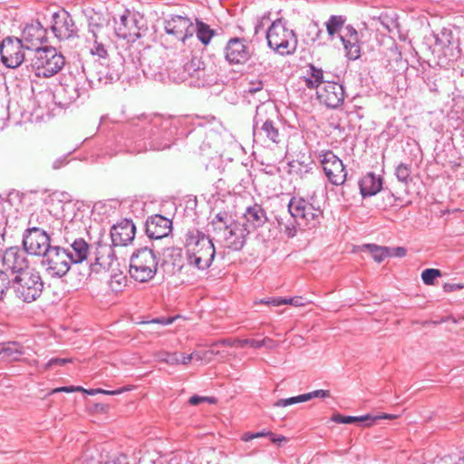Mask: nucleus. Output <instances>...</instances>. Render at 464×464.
<instances>
[{"label": "nucleus", "instance_id": "f257e3e1", "mask_svg": "<svg viewBox=\"0 0 464 464\" xmlns=\"http://www.w3.org/2000/svg\"><path fill=\"white\" fill-rule=\"evenodd\" d=\"M186 248L189 265L201 270L211 266L216 249L205 233L195 228L188 230L186 234Z\"/></svg>", "mask_w": 464, "mask_h": 464}, {"label": "nucleus", "instance_id": "f03ea898", "mask_svg": "<svg viewBox=\"0 0 464 464\" xmlns=\"http://www.w3.org/2000/svg\"><path fill=\"white\" fill-rule=\"evenodd\" d=\"M277 112L271 104L256 107L253 120V137L255 141L280 142V131L277 122Z\"/></svg>", "mask_w": 464, "mask_h": 464}, {"label": "nucleus", "instance_id": "7ed1b4c3", "mask_svg": "<svg viewBox=\"0 0 464 464\" xmlns=\"http://www.w3.org/2000/svg\"><path fill=\"white\" fill-rule=\"evenodd\" d=\"M159 256L148 247L135 251L130 260V275L138 282L145 283L152 279L158 270Z\"/></svg>", "mask_w": 464, "mask_h": 464}, {"label": "nucleus", "instance_id": "20e7f679", "mask_svg": "<svg viewBox=\"0 0 464 464\" xmlns=\"http://www.w3.org/2000/svg\"><path fill=\"white\" fill-rule=\"evenodd\" d=\"M268 46L281 55L293 54L297 47V37L294 30L287 28L280 18L272 23L266 32Z\"/></svg>", "mask_w": 464, "mask_h": 464}, {"label": "nucleus", "instance_id": "39448f33", "mask_svg": "<svg viewBox=\"0 0 464 464\" xmlns=\"http://www.w3.org/2000/svg\"><path fill=\"white\" fill-rule=\"evenodd\" d=\"M15 296L24 303L37 300L44 290V281L39 272L31 269L15 275L12 285Z\"/></svg>", "mask_w": 464, "mask_h": 464}, {"label": "nucleus", "instance_id": "423d86ee", "mask_svg": "<svg viewBox=\"0 0 464 464\" xmlns=\"http://www.w3.org/2000/svg\"><path fill=\"white\" fill-rule=\"evenodd\" d=\"M205 63L201 57L191 56L180 63L172 61L169 67V76L176 82L190 81V84L204 85L206 79Z\"/></svg>", "mask_w": 464, "mask_h": 464}, {"label": "nucleus", "instance_id": "0eeeda50", "mask_svg": "<svg viewBox=\"0 0 464 464\" xmlns=\"http://www.w3.org/2000/svg\"><path fill=\"white\" fill-rule=\"evenodd\" d=\"M301 197H292L288 202V212L294 218L299 220V226L304 227L306 229L316 227L323 217V210L320 207H315L312 201Z\"/></svg>", "mask_w": 464, "mask_h": 464}, {"label": "nucleus", "instance_id": "6e6552de", "mask_svg": "<svg viewBox=\"0 0 464 464\" xmlns=\"http://www.w3.org/2000/svg\"><path fill=\"white\" fill-rule=\"evenodd\" d=\"M64 64V57L53 47L37 50L32 60V67L35 75L44 78H50L58 73Z\"/></svg>", "mask_w": 464, "mask_h": 464}, {"label": "nucleus", "instance_id": "1a4fd4ad", "mask_svg": "<svg viewBox=\"0 0 464 464\" xmlns=\"http://www.w3.org/2000/svg\"><path fill=\"white\" fill-rule=\"evenodd\" d=\"M72 261L65 247L53 246L44 256L42 265L47 276L62 278L71 268Z\"/></svg>", "mask_w": 464, "mask_h": 464}, {"label": "nucleus", "instance_id": "9d476101", "mask_svg": "<svg viewBox=\"0 0 464 464\" xmlns=\"http://www.w3.org/2000/svg\"><path fill=\"white\" fill-rule=\"evenodd\" d=\"M25 46L17 37H5L0 44V57L3 64L11 69L19 67L25 59Z\"/></svg>", "mask_w": 464, "mask_h": 464}, {"label": "nucleus", "instance_id": "9b49d317", "mask_svg": "<svg viewBox=\"0 0 464 464\" xmlns=\"http://www.w3.org/2000/svg\"><path fill=\"white\" fill-rule=\"evenodd\" d=\"M23 246L28 254L44 256L53 246L49 235L44 229L29 227L23 235Z\"/></svg>", "mask_w": 464, "mask_h": 464}, {"label": "nucleus", "instance_id": "f8f14e48", "mask_svg": "<svg viewBox=\"0 0 464 464\" xmlns=\"http://www.w3.org/2000/svg\"><path fill=\"white\" fill-rule=\"evenodd\" d=\"M319 159L328 180L335 186L343 185L347 178L343 161L332 150L322 151Z\"/></svg>", "mask_w": 464, "mask_h": 464}, {"label": "nucleus", "instance_id": "ddd939ff", "mask_svg": "<svg viewBox=\"0 0 464 464\" xmlns=\"http://www.w3.org/2000/svg\"><path fill=\"white\" fill-rule=\"evenodd\" d=\"M165 32L183 44L195 34V25L188 16L171 14L164 20Z\"/></svg>", "mask_w": 464, "mask_h": 464}, {"label": "nucleus", "instance_id": "4468645a", "mask_svg": "<svg viewBox=\"0 0 464 464\" xmlns=\"http://www.w3.org/2000/svg\"><path fill=\"white\" fill-rule=\"evenodd\" d=\"M51 29L55 37L60 41L78 36V28L74 20L65 10L53 13Z\"/></svg>", "mask_w": 464, "mask_h": 464}, {"label": "nucleus", "instance_id": "2eb2a0df", "mask_svg": "<svg viewBox=\"0 0 464 464\" xmlns=\"http://www.w3.org/2000/svg\"><path fill=\"white\" fill-rule=\"evenodd\" d=\"M224 54L230 64H244L251 57L252 50L246 39L234 37L227 41Z\"/></svg>", "mask_w": 464, "mask_h": 464}, {"label": "nucleus", "instance_id": "dca6fc26", "mask_svg": "<svg viewBox=\"0 0 464 464\" xmlns=\"http://www.w3.org/2000/svg\"><path fill=\"white\" fill-rule=\"evenodd\" d=\"M27 252L24 247L10 246L5 248L1 255L2 265L6 270L15 275L28 270Z\"/></svg>", "mask_w": 464, "mask_h": 464}, {"label": "nucleus", "instance_id": "f3484780", "mask_svg": "<svg viewBox=\"0 0 464 464\" xmlns=\"http://www.w3.org/2000/svg\"><path fill=\"white\" fill-rule=\"evenodd\" d=\"M19 40L24 44L26 50H35L37 52V50L44 48L41 45L47 40V30L40 22H33L26 24Z\"/></svg>", "mask_w": 464, "mask_h": 464}, {"label": "nucleus", "instance_id": "a211bd4d", "mask_svg": "<svg viewBox=\"0 0 464 464\" xmlns=\"http://www.w3.org/2000/svg\"><path fill=\"white\" fill-rule=\"evenodd\" d=\"M320 102L329 108H337L343 104L345 97L344 88L336 82L327 81L317 92Z\"/></svg>", "mask_w": 464, "mask_h": 464}, {"label": "nucleus", "instance_id": "6ab92c4d", "mask_svg": "<svg viewBox=\"0 0 464 464\" xmlns=\"http://www.w3.org/2000/svg\"><path fill=\"white\" fill-rule=\"evenodd\" d=\"M115 34L119 38L134 43L141 37L140 28L137 25L136 18L130 12L121 15L115 22Z\"/></svg>", "mask_w": 464, "mask_h": 464}, {"label": "nucleus", "instance_id": "aec40b11", "mask_svg": "<svg viewBox=\"0 0 464 464\" xmlns=\"http://www.w3.org/2000/svg\"><path fill=\"white\" fill-rule=\"evenodd\" d=\"M340 40L349 60L355 61L361 57L362 43L357 30L353 25L348 24L344 27L343 33L340 34Z\"/></svg>", "mask_w": 464, "mask_h": 464}, {"label": "nucleus", "instance_id": "412c9836", "mask_svg": "<svg viewBox=\"0 0 464 464\" xmlns=\"http://www.w3.org/2000/svg\"><path fill=\"white\" fill-rule=\"evenodd\" d=\"M136 227L131 220L124 219L111 228V238L114 246L129 245L135 237Z\"/></svg>", "mask_w": 464, "mask_h": 464}, {"label": "nucleus", "instance_id": "4be33fe9", "mask_svg": "<svg viewBox=\"0 0 464 464\" xmlns=\"http://www.w3.org/2000/svg\"><path fill=\"white\" fill-rule=\"evenodd\" d=\"M160 122L161 119L160 117H155L151 123L143 129V139L150 140V150H160L169 148V140H161L163 138H165L166 133H162L159 129Z\"/></svg>", "mask_w": 464, "mask_h": 464}, {"label": "nucleus", "instance_id": "5701e85b", "mask_svg": "<svg viewBox=\"0 0 464 464\" xmlns=\"http://www.w3.org/2000/svg\"><path fill=\"white\" fill-rule=\"evenodd\" d=\"M172 222L170 219L156 215L150 217L146 222V234L151 239H160L167 237L171 231Z\"/></svg>", "mask_w": 464, "mask_h": 464}, {"label": "nucleus", "instance_id": "b1692460", "mask_svg": "<svg viewBox=\"0 0 464 464\" xmlns=\"http://www.w3.org/2000/svg\"><path fill=\"white\" fill-rule=\"evenodd\" d=\"M64 241L69 245L65 250L72 264H81L87 259L90 254V246L84 239L65 236Z\"/></svg>", "mask_w": 464, "mask_h": 464}, {"label": "nucleus", "instance_id": "393cba45", "mask_svg": "<svg viewBox=\"0 0 464 464\" xmlns=\"http://www.w3.org/2000/svg\"><path fill=\"white\" fill-rule=\"evenodd\" d=\"M225 237L226 246L233 251H238L245 246L249 230L245 225L234 223L229 226Z\"/></svg>", "mask_w": 464, "mask_h": 464}, {"label": "nucleus", "instance_id": "a878e982", "mask_svg": "<svg viewBox=\"0 0 464 464\" xmlns=\"http://www.w3.org/2000/svg\"><path fill=\"white\" fill-rule=\"evenodd\" d=\"M382 187V179L372 172H368L359 181L361 195L371 197L376 195Z\"/></svg>", "mask_w": 464, "mask_h": 464}, {"label": "nucleus", "instance_id": "bb28decb", "mask_svg": "<svg viewBox=\"0 0 464 464\" xmlns=\"http://www.w3.org/2000/svg\"><path fill=\"white\" fill-rule=\"evenodd\" d=\"M244 218L246 225L253 229L261 227L267 221L265 209L258 204L247 207L244 213Z\"/></svg>", "mask_w": 464, "mask_h": 464}, {"label": "nucleus", "instance_id": "cd10ccee", "mask_svg": "<svg viewBox=\"0 0 464 464\" xmlns=\"http://www.w3.org/2000/svg\"><path fill=\"white\" fill-rule=\"evenodd\" d=\"M83 14L88 23L89 34L92 37H97L104 28L106 18L101 12H96L92 8L85 9Z\"/></svg>", "mask_w": 464, "mask_h": 464}, {"label": "nucleus", "instance_id": "c85d7f7f", "mask_svg": "<svg viewBox=\"0 0 464 464\" xmlns=\"http://www.w3.org/2000/svg\"><path fill=\"white\" fill-rule=\"evenodd\" d=\"M24 353V347L19 343L7 342L0 344V357L3 361H18Z\"/></svg>", "mask_w": 464, "mask_h": 464}, {"label": "nucleus", "instance_id": "c756f323", "mask_svg": "<svg viewBox=\"0 0 464 464\" xmlns=\"http://www.w3.org/2000/svg\"><path fill=\"white\" fill-rule=\"evenodd\" d=\"M82 88L76 81L63 83L59 93L64 97L65 103L75 102L82 94Z\"/></svg>", "mask_w": 464, "mask_h": 464}, {"label": "nucleus", "instance_id": "7c9ffc66", "mask_svg": "<svg viewBox=\"0 0 464 464\" xmlns=\"http://www.w3.org/2000/svg\"><path fill=\"white\" fill-rule=\"evenodd\" d=\"M276 221L280 230L286 235L287 237L292 238L297 233V227L299 226V220L294 218L292 215L290 217H277Z\"/></svg>", "mask_w": 464, "mask_h": 464}, {"label": "nucleus", "instance_id": "2f4dec72", "mask_svg": "<svg viewBox=\"0 0 464 464\" xmlns=\"http://www.w3.org/2000/svg\"><path fill=\"white\" fill-rule=\"evenodd\" d=\"M116 262L113 251L111 248L104 247L98 251L94 265L104 270H110Z\"/></svg>", "mask_w": 464, "mask_h": 464}, {"label": "nucleus", "instance_id": "473e14b6", "mask_svg": "<svg viewBox=\"0 0 464 464\" xmlns=\"http://www.w3.org/2000/svg\"><path fill=\"white\" fill-rule=\"evenodd\" d=\"M195 29L197 38L204 45H208L210 43L212 37L216 34V32L211 29L208 24L202 21L197 20Z\"/></svg>", "mask_w": 464, "mask_h": 464}, {"label": "nucleus", "instance_id": "72a5a7b5", "mask_svg": "<svg viewBox=\"0 0 464 464\" xmlns=\"http://www.w3.org/2000/svg\"><path fill=\"white\" fill-rule=\"evenodd\" d=\"M363 247L370 252L372 257L377 263H381L384 260L385 257L391 256V250L388 246H380L374 244H367L364 245Z\"/></svg>", "mask_w": 464, "mask_h": 464}, {"label": "nucleus", "instance_id": "f704fd0d", "mask_svg": "<svg viewBox=\"0 0 464 464\" xmlns=\"http://www.w3.org/2000/svg\"><path fill=\"white\" fill-rule=\"evenodd\" d=\"M345 18L342 15H331L328 21L325 23L326 30L331 37L334 38L335 34H337L344 25Z\"/></svg>", "mask_w": 464, "mask_h": 464}, {"label": "nucleus", "instance_id": "c9c22d12", "mask_svg": "<svg viewBox=\"0 0 464 464\" xmlns=\"http://www.w3.org/2000/svg\"><path fill=\"white\" fill-rule=\"evenodd\" d=\"M370 418H371V414H365L362 416L354 417V416H343V415L337 413V414L333 415L331 420L336 423L349 424V423H353V422L367 423V421Z\"/></svg>", "mask_w": 464, "mask_h": 464}, {"label": "nucleus", "instance_id": "e433bc0d", "mask_svg": "<svg viewBox=\"0 0 464 464\" xmlns=\"http://www.w3.org/2000/svg\"><path fill=\"white\" fill-rule=\"evenodd\" d=\"M100 35H97V37L88 36L87 41L92 42L93 46L91 48V53L92 55H96L99 58H106L108 55L107 49L105 45L99 40Z\"/></svg>", "mask_w": 464, "mask_h": 464}, {"label": "nucleus", "instance_id": "4c0bfd02", "mask_svg": "<svg viewBox=\"0 0 464 464\" xmlns=\"http://www.w3.org/2000/svg\"><path fill=\"white\" fill-rule=\"evenodd\" d=\"M126 277L122 273H115L111 276V279L108 284L111 291L120 292L125 286Z\"/></svg>", "mask_w": 464, "mask_h": 464}, {"label": "nucleus", "instance_id": "58836bf2", "mask_svg": "<svg viewBox=\"0 0 464 464\" xmlns=\"http://www.w3.org/2000/svg\"><path fill=\"white\" fill-rule=\"evenodd\" d=\"M411 169L408 164L401 163L398 165L395 170V175L399 181L407 184L411 179Z\"/></svg>", "mask_w": 464, "mask_h": 464}, {"label": "nucleus", "instance_id": "ea45409f", "mask_svg": "<svg viewBox=\"0 0 464 464\" xmlns=\"http://www.w3.org/2000/svg\"><path fill=\"white\" fill-rule=\"evenodd\" d=\"M12 285V278L9 275L3 270H0V301L3 300L6 295V292Z\"/></svg>", "mask_w": 464, "mask_h": 464}, {"label": "nucleus", "instance_id": "a19ab883", "mask_svg": "<svg viewBox=\"0 0 464 464\" xmlns=\"http://www.w3.org/2000/svg\"><path fill=\"white\" fill-rule=\"evenodd\" d=\"M307 401V397H305L304 394L290 397L287 399H280L274 402V407H287L295 403L304 402Z\"/></svg>", "mask_w": 464, "mask_h": 464}, {"label": "nucleus", "instance_id": "79ce46f5", "mask_svg": "<svg viewBox=\"0 0 464 464\" xmlns=\"http://www.w3.org/2000/svg\"><path fill=\"white\" fill-rule=\"evenodd\" d=\"M441 276V272L435 268H427L421 273V279L425 285H432L434 280Z\"/></svg>", "mask_w": 464, "mask_h": 464}, {"label": "nucleus", "instance_id": "37998d69", "mask_svg": "<svg viewBox=\"0 0 464 464\" xmlns=\"http://www.w3.org/2000/svg\"><path fill=\"white\" fill-rule=\"evenodd\" d=\"M253 343H256L255 339H226L222 341V343L227 346H235L238 348H243L246 345H249L254 348Z\"/></svg>", "mask_w": 464, "mask_h": 464}, {"label": "nucleus", "instance_id": "c03bdc74", "mask_svg": "<svg viewBox=\"0 0 464 464\" xmlns=\"http://www.w3.org/2000/svg\"><path fill=\"white\" fill-rule=\"evenodd\" d=\"M452 39V34L450 31L443 29L440 34L436 36V44L441 47H447L450 45Z\"/></svg>", "mask_w": 464, "mask_h": 464}, {"label": "nucleus", "instance_id": "a18cd8bd", "mask_svg": "<svg viewBox=\"0 0 464 464\" xmlns=\"http://www.w3.org/2000/svg\"><path fill=\"white\" fill-rule=\"evenodd\" d=\"M309 76L314 80V82L319 84L324 83V71L321 68H317L313 64L309 65Z\"/></svg>", "mask_w": 464, "mask_h": 464}, {"label": "nucleus", "instance_id": "49530a36", "mask_svg": "<svg viewBox=\"0 0 464 464\" xmlns=\"http://www.w3.org/2000/svg\"><path fill=\"white\" fill-rule=\"evenodd\" d=\"M254 348H261L266 347L269 350L275 349L277 347V343L269 337H265L262 340H256V343H253Z\"/></svg>", "mask_w": 464, "mask_h": 464}, {"label": "nucleus", "instance_id": "de8ad7c7", "mask_svg": "<svg viewBox=\"0 0 464 464\" xmlns=\"http://www.w3.org/2000/svg\"><path fill=\"white\" fill-rule=\"evenodd\" d=\"M189 404L191 405H198L202 402H208L210 404H214L217 402V399L215 397H207V396H198L194 395L188 400Z\"/></svg>", "mask_w": 464, "mask_h": 464}, {"label": "nucleus", "instance_id": "09e8293b", "mask_svg": "<svg viewBox=\"0 0 464 464\" xmlns=\"http://www.w3.org/2000/svg\"><path fill=\"white\" fill-rule=\"evenodd\" d=\"M270 430H264L258 432H246L242 435L241 439L244 441H250L254 439L267 437L269 439Z\"/></svg>", "mask_w": 464, "mask_h": 464}, {"label": "nucleus", "instance_id": "8fccbe9b", "mask_svg": "<svg viewBox=\"0 0 464 464\" xmlns=\"http://www.w3.org/2000/svg\"><path fill=\"white\" fill-rule=\"evenodd\" d=\"M263 82L259 80L248 82L245 88L244 92L248 94H254L263 89Z\"/></svg>", "mask_w": 464, "mask_h": 464}, {"label": "nucleus", "instance_id": "3c124183", "mask_svg": "<svg viewBox=\"0 0 464 464\" xmlns=\"http://www.w3.org/2000/svg\"><path fill=\"white\" fill-rule=\"evenodd\" d=\"M192 359L202 360V357L197 352H194V353H192L190 354H187V355L184 353H181V354H179V364L187 365L191 362Z\"/></svg>", "mask_w": 464, "mask_h": 464}, {"label": "nucleus", "instance_id": "603ef678", "mask_svg": "<svg viewBox=\"0 0 464 464\" xmlns=\"http://www.w3.org/2000/svg\"><path fill=\"white\" fill-rule=\"evenodd\" d=\"M307 397V401L313 398H327L330 396V392L328 390H316L308 393L304 394Z\"/></svg>", "mask_w": 464, "mask_h": 464}, {"label": "nucleus", "instance_id": "864d4df0", "mask_svg": "<svg viewBox=\"0 0 464 464\" xmlns=\"http://www.w3.org/2000/svg\"><path fill=\"white\" fill-rule=\"evenodd\" d=\"M227 218H228L227 213L219 212L215 216L212 223L213 224L223 223L226 227V229H227V228H229V226L227 225Z\"/></svg>", "mask_w": 464, "mask_h": 464}, {"label": "nucleus", "instance_id": "5fc2aeb1", "mask_svg": "<svg viewBox=\"0 0 464 464\" xmlns=\"http://www.w3.org/2000/svg\"><path fill=\"white\" fill-rule=\"evenodd\" d=\"M79 391H84L82 387L80 386H63L56 389H53L52 391V393L56 392H79Z\"/></svg>", "mask_w": 464, "mask_h": 464}, {"label": "nucleus", "instance_id": "6e6d98bb", "mask_svg": "<svg viewBox=\"0 0 464 464\" xmlns=\"http://www.w3.org/2000/svg\"><path fill=\"white\" fill-rule=\"evenodd\" d=\"M70 362V359H63V358H52L48 361V362L45 364V369H50L56 365H64L66 362Z\"/></svg>", "mask_w": 464, "mask_h": 464}, {"label": "nucleus", "instance_id": "4d7b16f0", "mask_svg": "<svg viewBox=\"0 0 464 464\" xmlns=\"http://www.w3.org/2000/svg\"><path fill=\"white\" fill-rule=\"evenodd\" d=\"M394 417L391 414H382V415H371V418L368 420L367 423L364 424V426H371L377 420H381V419H388V420H391V419H393Z\"/></svg>", "mask_w": 464, "mask_h": 464}, {"label": "nucleus", "instance_id": "13d9d810", "mask_svg": "<svg viewBox=\"0 0 464 464\" xmlns=\"http://www.w3.org/2000/svg\"><path fill=\"white\" fill-rule=\"evenodd\" d=\"M391 250V256H398L402 257L406 255L407 251L402 246H396V247H390Z\"/></svg>", "mask_w": 464, "mask_h": 464}, {"label": "nucleus", "instance_id": "bf43d9fd", "mask_svg": "<svg viewBox=\"0 0 464 464\" xmlns=\"http://www.w3.org/2000/svg\"><path fill=\"white\" fill-rule=\"evenodd\" d=\"M166 363L170 365L179 364V354L177 353H169V358L166 360Z\"/></svg>", "mask_w": 464, "mask_h": 464}, {"label": "nucleus", "instance_id": "052dcab7", "mask_svg": "<svg viewBox=\"0 0 464 464\" xmlns=\"http://www.w3.org/2000/svg\"><path fill=\"white\" fill-rule=\"evenodd\" d=\"M269 440L271 442H273L275 444H280L281 442H285L287 440V439L285 436L276 435L272 431H270Z\"/></svg>", "mask_w": 464, "mask_h": 464}, {"label": "nucleus", "instance_id": "680f3d73", "mask_svg": "<svg viewBox=\"0 0 464 464\" xmlns=\"http://www.w3.org/2000/svg\"><path fill=\"white\" fill-rule=\"evenodd\" d=\"M260 303L262 304H272L274 306H279V305H282L283 303H285V301H283V298H271V299H263L260 301Z\"/></svg>", "mask_w": 464, "mask_h": 464}, {"label": "nucleus", "instance_id": "e2e57ef3", "mask_svg": "<svg viewBox=\"0 0 464 464\" xmlns=\"http://www.w3.org/2000/svg\"><path fill=\"white\" fill-rule=\"evenodd\" d=\"M173 322H174L173 317H169V318L161 317V318H156V319H153L152 321H150V323L160 324L162 325H169V324H172Z\"/></svg>", "mask_w": 464, "mask_h": 464}, {"label": "nucleus", "instance_id": "0e129e2a", "mask_svg": "<svg viewBox=\"0 0 464 464\" xmlns=\"http://www.w3.org/2000/svg\"><path fill=\"white\" fill-rule=\"evenodd\" d=\"M304 82L305 83V86L308 88V89H316L319 87V83L317 82H314V80L312 79L310 76H307V77H304Z\"/></svg>", "mask_w": 464, "mask_h": 464}, {"label": "nucleus", "instance_id": "69168bd1", "mask_svg": "<svg viewBox=\"0 0 464 464\" xmlns=\"http://www.w3.org/2000/svg\"><path fill=\"white\" fill-rule=\"evenodd\" d=\"M443 288H444V290L446 292H453V291H456V290L462 289L463 285H459V284H450V283H447V284L444 285Z\"/></svg>", "mask_w": 464, "mask_h": 464}, {"label": "nucleus", "instance_id": "338daca9", "mask_svg": "<svg viewBox=\"0 0 464 464\" xmlns=\"http://www.w3.org/2000/svg\"><path fill=\"white\" fill-rule=\"evenodd\" d=\"M169 352H166V351H160L158 353H155V359L158 361V362H166V360L169 358Z\"/></svg>", "mask_w": 464, "mask_h": 464}, {"label": "nucleus", "instance_id": "774afa93", "mask_svg": "<svg viewBox=\"0 0 464 464\" xmlns=\"http://www.w3.org/2000/svg\"><path fill=\"white\" fill-rule=\"evenodd\" d=\"M309 29H310L311 33L315 35V37L313 38V41H315L320 36V34H322V30L319 29L317 24L311 25L309 27Z\"/></svg>", "mask_w": 464, "mask_h": 464}]
</instances>
